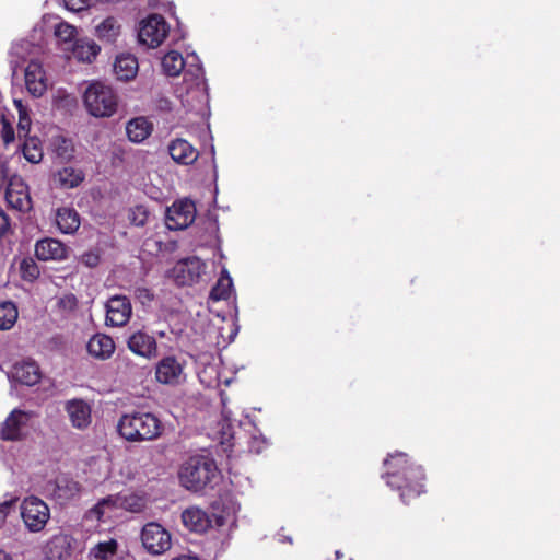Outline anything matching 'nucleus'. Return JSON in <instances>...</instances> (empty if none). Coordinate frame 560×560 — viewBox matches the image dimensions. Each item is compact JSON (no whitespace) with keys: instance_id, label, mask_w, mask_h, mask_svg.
Masks as SVG:
<instances>
[{"instance_id":"58836bf2","label":"nucleus","mask_w":560,"mask_h":560,"mask_svg":"<svg viewBox=\"0 0 560 560\" xmlns=\"http://www.w3.org/2000/svg\"><path fill=\"white\" fill-rule=\"evenodd\" d=\"M116 551L117 541L115 539H109L94 546L90 551V556L95 560H108L116 553Z\"/></svg>"},{"instance_id":"a19ab883","label":"nucleus","mask_w":560,"mask_h":560,"mask_svg":"<svg viewBox=\"0 0 560 560\" xmlns=\"http://www.w3.org/2000/svg\"><path fill=\"white\" fill-rule=\"evenodd\" d=\"M21 276L24 280L33 281L39 275L37 264L32 258H24L20 264Z\"/></svg>"},{"instance_id":"ea45409f","label":"nucleus","mask_w":560,"mask_h":560,"mask_svg":"<svg viewBox=\"0 0 560 560\" xmlns=\"http://www.w3.org/2000/svg\"><path fill=\"white\" fill-rule=\"evenodd\" d=\"M54 151L63 161H69L73 156L74 147L70 139L56 137L54 140Z\"/></svg>"},{"instance_id":"3c124183","label":"nucleus","mask_w":560,"mask_h":560,"mask_svg":"<svg viewBox=\"0 0 560 560\" xmlns=\"http://www.w3.org/2000/svg\"><path fill=\"white\" fill-rule=\"evenodd\" d=\"M83 261L85 262V265L90 266V267H93L97 264L98 261V257L96 255H93V254H85L83 256Z\"/></svg>"},{"instance_id":"2eb2a0df","label":"nucleus","mask_w":560,"mask_h":560,"mask_svg":"<svg viewBox=\"0 0 560 560\" xmlns=\"http://www.w3.org/2000/svg\"><path fill=\"white\" fill-rule=\"evenodd\" d=\"M7 184L5 199L8 203L19 211L30 210L32 200L24 180L18 175H12Z\"/></svg>"},{"instance_id":"ddd939ff","label":"nucleus","mask_w":560,"mask_h":560,"mask_svg":"<svg viewBox=\"0 0 560 560\" xmlns=\"http://www.w3.org/2000/svg\"><path fill=\"white\" fill-rule=\"evenodd\" d=\"M24 84L33 97H42L48 89V78L43 65L31 60L24 69Z\"/></svg>"},{"instance_id":"a211bd4d","label":"nucleus","mask_w":560,"mask_h":560,"mask_svg":"<svg viewBox=\"0 0 560 560\" xmlns=\"http://www.w3.org/2000/svg\"><path fill=\"white\" fill-rule=\"evenodd\" d=\"M10 376L22 385L34 386L40 381L42 372L35 361L25 360L13 365Z\"/></svg>"},{"instance_id":"473e14b6","label":"nucleus","mask_w":560,"mask_h":560,"mask_svg":"<svg viewBox=\"0 0 560 560\" xmlns=\"http://www.w3.org/2000/svg\"><path fill=\"white\" fill-rule=\"evenodd\" d=\"M161 65L166 75L176 77L184 70L186 62L178 51L171 50L162 58Z\"/></svg>"},{"instance_id":"c03bdc74","label":"nucleus","mask_w":560,"mask_h":560,"mask_svg":"<svg viewBox=\"0 0 560 560\" xmlns=\"http://www.w3.org/2000/svg\"><path fill=\"white\" fill-rule=\"evenodd\" d=\"M19 137H27L31 129V119L27 113L19 114Z\"/></svg>"},{"instance_id":"b1692460","label":"nucleus","mask_w":560,"mask_h":560,"mask_svg":"<svg viewBox=\"0 0 560 560\" xmlns=\"http://www.w3.org/2000/svg\"><path fill=\"white\" fill-rule=\"evenodd\" d=\"M36 52L37 47H35L31 42L24 39L14 42L10 49V65L13 73H15L16 68L26 60H34L33 56H35Z\"/></svg>"},{"instance_id":"412c9836","label":"nucleus","mask_w":560,"mask_h":560,"mask_svg":"<svg viewBox=\"0 0 560 560\" xmlns=\"http://www.w3.org/2000/svg\"><path fill=\"white\" fill-rule=\"evenodd\" d=\"M73 538L67 534L52 536L45 547L49 560H65L71 556Z\"/></svg>"},{"instance_id":"c9c22d12","label":"nucleus","mask_w":560,"mask_h":560,"mask_svg":"<svg viewBox=\"0 0 560 560\" xmlns=\"http://www.w3.org/2000/svg\"><path fill=\"white\" fill-rule=\"evenodd\" d=\"M19 316L18 307L13 302L0 303V329L9 330L16 323Z\"/></svg>"},{"instance_id":"2f4dec72","label":"nucleus","mask_w":560,"mask_h":560,"mask_svg":"<svg viewBox=\"0 0 560 560\" xmlns=\"http://www.w3.org/2000/svg\"><path fill=\"white\" fill-rule=\"evenodd\" d=\"M114 509H124L130 512H140L144 508V500L135 493L110 495Z\"/></svg>"},{"instance_id":"c756f323","label":"nucleus","mask_w":560,"mask_h":560,"mask_svg":"<svg viewBox=\"0 0 560 560\" xmlns=\"http://www.w3.org/2000/svg\"><path fill=\"white\" fill-rule=\"evenodd\" d=\"M54 35L60 49L66 54L77 40V28L67 22L58 21L54 24Z\"/></svg>"},{"instance_id":"5fc2aeb1","label":"nucleus","mask_w":560,"mask_h":560,"mask_svg":"<svg viewBox=\"0 0 560 560\" xmlns=\"http://www.w3.org/2000/svg\"><path fill=\"white\" fill-rule=\"evenodd\" d=\"M14 104L19 110V114L27 113L26 108L23 106L21 100H14Z\"/></svg>"},{"instance_id":"7c9ffc66","label":"nucleus","mask_w":560,"mask_h":560,"mask_svg":"<svg viewBox=\"0 0 560 560\" xmlns=\"http://www.w3.org/2000/svg\"><path fill=\"white\" fill-rule=\"evenodd\" d=\"M112 497L108 495L100 500L93 508H91L83 517V521L88 524L91 523L90 527L95 528L100 522L104 520L105 514L108 511L114 510Z\"/></svg>"},{"instance_id":"a878e982","label":"nucleus","mask_w":560,"mask_h":560,"mask_svg":"<svg viewBox=\"0 0 560 560\" xmlns=\"http://www.w3.org/2000/svg\"><path fill=\"white\" fill-rule=\"evenodd\" d=\"M56 224L61 233L73 234L80 228V215L73 208H59L56 212Z\"/></svg>"},{"instance_id":"4d7b16f0","label":"nucleus","mask_w":560,"mask_h":560,"mask_svg":"<svg viewBox=\"0 0 560 560\" xmlns=\"http://www.w3.org/2000/svg\"><path fill=\"white\" fill-rule=\"evenodd\" d=\"M172 560H198V559L196 557H190V556H180L177 558H173Z\"/></svg>"},{"instance_id":"423d86ee","label":"nucleus","mask_w":560,"mask_h":560,"mask_svg":"<svg viewBox=\"0 0 560 560\" xmlns=\"http://www.w3.org/2000/svg\"><path fill=\"white\" fill-rule=\"evenodd\" d=\"M21 517L28 532H42L50 518L48 505L37 497H27L21 503Z\"/></svg>"},{"instance_id":"9d476101","label":"nucleus","mask_w":560,"mask_h":560,"mask_svg":"<svg viewBox=\"0 0 560 560\" xmlns=\"http://www.w3.org/2000/svg\"><path fill=\"white\" fill-rule=\"evenodd\" d=\"M195 219V203L189 199H180L167 208L165 223L170 230H184L188 228Z\"/></svg>"},{"instance_id":"864d4df0","label":"nucleus","mask_w":560,"mask_h":560,"mask_svg":"<svg viewBox=\"0 0 560 560\" xmlns=\"http://www.w3.org/2000/svg\"><path fill=\"white\" fill-rule=\"evenodd\" d=\"M159 107L161 109H164V110H171L172 109L171 102L167 98H161L159 101Z\"/></svg>"},{"instance_id":"72a5a7b5","label":"nucleus","mask_w":560,"mask_h":560,"mask_svg":"<svg viewBox=\"0 0 560 560\" xmlns=\"http://www.w3.org/2000/svg\"><path fill=\"white\" fill-rule=\"evenodd\" d=\"M55 178L61 187L73 188L83 180L84 176L80 170L66 166L56 174Z\"/></svg>"},{"instance_id":"f257e3e1","label":"nucleus","mask_w":560,"mask_h":560,"mask_svg":"<svg viewBox=\"0 0 560 560\" xmlns=\"http://www.w3.org/2000/svg\"><path fill=\"white\" fill-rule=\"evenodd\" d=\"M387 470L385 474L386 482L389 487L401 490V499L407 502V499L415 498L423 491L421 481L424 478L422 468L420 466L408 465L407 455L404 453H396L389 455L384 460Z\"/></svg>"},{"instance_id":"37998d69","label":"nucleus","mask_w":560,"mask_h":560,"mask_svg":"<svg viewBox=\"0 0 560 560\" xmlns=\"http://www.w3.org/2000/svg\"><path fill=\"white\" fill-rule=\"evenodd\" d=\"M57 305L62 312L70 313L77 308L78 300L72 293L65 294L58 299Z\"/></svg>"},{"instance_id":"f8f14e48","label":"nucleus","mask_w":560,"mask_h":560,"mask_svg":"<svg viewBox=\"0 0 560 560\" xmlns=\"http://www.w3.org/2000/svg\"><path fill=\"white\" fill-rule=\"evenodd\" d=\"M183 524L190 530L203 533L212 526H222L225 518L222 515L211 518L203 510L197 506H190L182 513Z\"/></svg>"},{"instance_id":"39448f33","label":"nucleus","mask_w":560,"mask_h":560,"mask_svg":"<svg viewBox=\"0 0 560 560\" xmlns=\"http://www.w3.org/2000/svg\"><path fill=\"white\" fill-rule=\"evenodd\" d=\"M205 78L200 65H190L184 73L183 85L176 90V95L182 105L191 109L197 103H201L205 97Z\"/></svg>"},{"instance_id":"1a4fd4ad","label":"nucleus","mask_w":560,"mask_h":560,"mask_svg":"<svg viewBox=\"0 0 560 560\" xmlns=\"http://www.w3.org/2000/svg\"><path fill=\"white\" fill-rule=\"evenodd\" d=\"M206 264L198 257L182 259L171 270V277L178 285H192L205 273Z\"/></svg>"},{"instance_id":"7ed1b4c3","label":"nucleus","mask_w":560,"mask_h":560,"mask_svg":"<svg viewBox=\"0 0 560 560\" xmlns=\"http://www.w3.org/2000/svg\"><path fill=\"white\" fill-rule=\"evenodd\" d=\"M218 474L213 459L205 456H192L180 467L178 477L180 485L190 491L206 488Z\"/></svg>"},{"instance_id":"c85d7f7f","label":"nucleus","mask_w":560,"mask_h":560,"mask_svg":"<svg viewBox=\"0 0 560 560\" xmlns=\"http://www.w3.org/2000/svg\"><path fill=\"white\" fill-rule=\"evenodd\" d=\"M153 126L145 117H137L127 122L126 132L130 141L143 142L152 132Z\"/></svg>"},{"instance_id":"4468645a","label":"nucleus","mask_w":560,"mask_h":560,"mask_svg":"<svg viewBox=\"0 0 560 560\" xmlns=\"http://www.w3.org/2000/svg\"><path fill=\"white\" fill-rule=\"evenodd\" d=\"M155 378L165 385H178L185 380L184 363L174 355L163 358L155 368Z\"/></svg>"},{"instance_id":"0eeeda50","label":"nucleus","mask_w":560,"mask_h":560,"mask_svg":"<svg viewBox=\"0 0 560 560\" xmlns=\"http://www.w3.org/2000/svg\"><path fill=\"white\" fill-rule=\"evenodd\" d=\"M170 26L163 16L151 14L142 20L139 25L138 39L140 44L149 47H159L167 37Z\"/></svg>"},{"instance_id":"393cba45","label":"nucleus","mask_w":560,"mask_h":560,"mask_svg":"<svg viewBox=\"0 0 560 560\" xmlns=\"http://www.w3.org/2000/svg\"><path fill=\"white\" fill-rule=\"evenodd\" d=\"M88 351L96 359L106 360L114 353L115 342L107 335L96 334L89 340Z\"/></svg>"},{"instance_id":"6e6552de","label":"nucleus","mask_w":560,"mask_h":560,"mask_svg":"<svg viewBox=\"0 0 560 560\" xmlns=\"http://www.w3.org/2000/svg\"><path fill=\"white\" fill-rule=\"evenodd\" d=\"M32 411L12 410L3 421L0 438L5 441H21L27 434L28 423L33 418Z\"/></svg>"},{"instance_id":"a18cd8bd","label":"nucleus","mask_w":560,"mask_h":560,"mask_svg":"<svg viewBox=\"0 0 560 560\" xmlns=\"http://www.w3.org/2000/svg\"><path fill=\"white\" fill-rule=\"evenodd\" d=\"M1 124H2V130H1L2 139L5 144H9L10 142H12L14 140V130H13L11 124L8 121V119L4 116L1 117Z\"/></svg>"},{"instance_id":"4c0bfd02","label":"nucleus","mask_w":560,"mask_h":560,"mask_svg":"<svg viewBox=\"0 0 560 560\" xmlns=\"http://www.w3.org/2000/svg\"><path fill=\"white\" fill-rule=\"evenodd\" d=\"M24 158L31 163H39L43 159V150L39 139L27 138L22 147Z\"/></svg>"},{"instance_id":"e433bc0d","label":"nucleus","mask_w":560,"mask_h":560,"mask_svg":"<svg viewBox=\"0 0 560 560\" xmlns=\"http://www.w3.org/2000/svg\"><path fill=\"white\" fill-rule=\"evenodd\" d=\"M232 285L233 283L231 277L226 273V271H223L217 284L212 288L210 298L214 301L228 299L231 294Z\"/></svg>"},{"instance_id":"cd10ccee","label":"nucleus","mask_w":560,"mask_h":560,"mask_svg":"<svg viewBox=\"0 0 560 560\" xmlns=\"http://www.w3.org/2000/svg\"><path fill=\"white\" fill-rule=\"evenodd\" d=\"M121 24L114 16H108L95 26V36L105 43L114 44L121 35Z\"/></svg>"},{"instance_id":"bb28decb","label":"nucleus","mask_w":560,"mask_h":560,"mask_svg":"<svg viewBox=\"0 0 560 560\" xmlns=\"http://www.w3.org/2000/svg\"><path fill=\"white\" fill-rule=\"evenodd\" d=\"M138 60L130 54H121L116 57L114 62V72L118 80L129 81L133 79L138 72Z\"/></svg>"},{"instance_id":"aec40b11","label":"nucleus","mask_w":560,"mask_h":560,"mask_svg":"<svg viewBox=\"0 0 560 560\" xmlns=\"http://www.w3.org/2000/svg\"><path fill=\"white\" fill-rule=\"evenodd\" d=\"M128 349L137 355L152 359L156 355L158 345L155 339L143 331L133 332L127 341Z\"/></svg>"},{"instance_id":"6e6d98bb","label":"nucleus","mask_w":560,"mask_h":560,"mask_svg":"<svg viewBox=\"0 0 560 560\" xmlns=\"http://www.w3.org/2000/svg\"><path fill=\"white\" fill-rule=\"evenodd\" d=\"M0 560H13V559L9 552L0 549Z\"/></svg>"},{"instance_id":"6ab92c4d","label":"nucleus","mask_w":560,"mask_h":560,"mask_svg":"<svg viewBox=\"0 0 560 560\" xmlns=\"http://www.w3.org/2000/svg\"><path fill=\"white\" fill-rule=\"evenodd\" d=\"M35 255L39 260H62L68 256L67 246L56 238H43L35 245Z\"/></svg>"},{"instance_id":"79ce46f5","label":"nucleus","mask_w":560,"mask_h":560,"mask_svg":"<svg viewBox=\"0 0 560 560\" xmlns=\"http://www.w3.org/2000/svg\"><path fill=\"white\" fill-rule=\"evenodd\" d=\"M129 220L136 226H143L148 220V211L142 206H137L129 211Z\"/></svg>"},{"instance_id":"de8ad7c7","label":"nucleus","mask_w":560,"mask_h":560,"mask_svg":"<svg viewBox=\"0 0 560 560\" xmlns=\"http://www.w3.org/2000/svg\"><path fill=\"white\" fill-rule=\"evenodd\" d=\"M10 171L8 160L0 158V189L9 182Z\"/></svg>"},{"instance_id":"9b49d317","label":"nucleus","mask_w":560,"mask_h":560,"mask_svg":"<svg viewBox=\"0 0 560 560\" xmlns=\"http://www.w3.org/2000/svg\"><path fill=\"white\" fill-rule=\"evenodd\" d=\"M143 547L152 555H161L172 546L171 534L158 523L144 525L141 532Z\"/></svg>"},{"instance_id":"f704fd0d","label":"nucleus","mask_w":560,"mask_h":560,"mask_svg":"<svg viewBox=\"0 0 560 560\" xmlns=\"http://www.w3.org/2000/svg\"><path fill=\"white\" fill-rule=\"evenodd\" d=\"M81 492V485L72 479L60 478L56 483V495L59 499L70 500L79 495Z\"/></svg>"},{"instance_id":"5701e85b","label":"nucleus","mask_w":560,"mask_h":560,"mask_svg":"<svg viewBox=\"0 0 560 560\" xmlns=\"http://www.w3.org/2000/svg\"><path fill=\"white\" fill-rule=\"evenodd\" d=\"M172 159L183 165H190L198 159V151L185 139H175L168 144Z\"/></svg>"},{"instance_id":"8fccbe9b","label":"nucleus","mask_w":560,"mask_h":560,"mask_svg":"<svg viewBox=\"0 0 560 560\" xmlns=\"http://www.w3.org/2000/svg\"><path fill=\"white\" fill-rule=\"evenodd\" d=\"M9 228V220L7 215L0 211V236L8 230Z\"/></svg>"},{"instance_id":"4be33fe9","label":"nucleus","mask_w":560,"mask_h":560,"mask_svg":"<svg viewBox=\"0 0 560 560\" xmlns=\"http://www.w3.org/2000/svg\"><path fill=\"white\" fill-rule=\"evenodd\" d=\"M100 46L92 39L82 38L74 40L68 52L67 58H74L82 62H92L100 54Z\"/></svg>"},{"instance_id":"f3484780","label":"nucleus","mask_w":560,"mask_h":560,"mask_svg":"<svg viewBox=\"0 0 560 560\" xmlns=\"http://www.w3.org/2000/svg\"><path fill=\"white\" fill-rule=\"evenodd\" d=\"M65 410L73 428L85 430L92 422V408L83 399H71L66 401Z\"/></svg>"},{"instance_id":"603ef678","label":"nucleus","mask_w":560,"mask_h":560,"mask_svg":"<svg viewBox=\"0 0 560 560\" xmlns=\"http://www.w3.org/2000/svg\"><path fill=\"white\" fill-rule=\"evenodd\" d=\"M137 296L140 298V299L151 300L150 291L148 289H144V288L137 289Z\"/></svg>"},{"instance_id":"49530a36","label":"nucleus","mask_w":560,"mask_h":560,"mask_svg":"<svg viewBox=\"0 0 560 560\" xmlns=\"http://www.w3.org/2000/svg\"><path fill=\"white\" fill-rule=\"evenodd\" d=\"M16 498H10L0 502V526L4 523L8 514L11 512L13 505L16 502Z\"/></svg>"},{"instance_id":"09e8293b","label":"nucleus","mask_w":560,"mask_h":560,"mask_svg":"<svg viewBox=\"0 0 560 560\" xmlns=\"http://www.w3.org/2000/svg\"><path fill=\"white\" fill-rule=\"evenodd\" d=\"M65 5L70 11L80 12L84 10L89 3L88 0H65Z\"/></svg>"},{"instance_id":"20e7f679","label":"nucleus","mask_w":560,"mask_h":560,"mask_svg":"<svg viewBox=\"0 0 560 560\" xmlns=\"http://www.w3.org/2000/svg\"><path fill=\"white\" fill-rule=\"evenodd\" d=\"M83 101L85 108L94 117H110L118 106L114 90L101 82H93L86 88Z\"/></svg>"},{"instance_id":"dca6fc26","label":"nucleus","mask_w":560,"mask_h":560,"mask_svg":"<svg viewBox=\"0 0 560 560\" xmlns=\"http://www.w3.org/2000/svg\"><path fill=\"white\" fill-rule=\"evenodd\" d=\"M131 304L126 296H112L106 303V324L114 327L126 325L131 316Z\"/></svg>"},{"instance_id":"f03ea898","label":"nucleus","mask_w":560,"mask_h":560,"mask_svg":"<svg viewBox=\"0 0 560 560\" xmlns=\"http://www.w3.org/2000/svg\"><path fill=\"white\" fill-rule=\"evenodd\" d=\"M119 435L128 442L140 443L159 439L164 430L162 421L152 412L125 413L117 423Z\"/></svg>"}]
</instances>
